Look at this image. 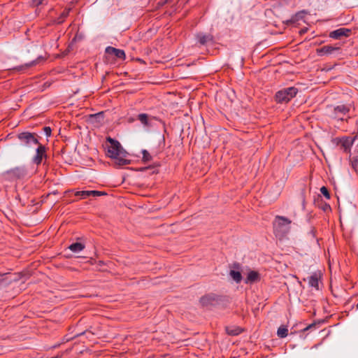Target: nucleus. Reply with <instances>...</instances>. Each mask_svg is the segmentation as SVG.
Returning a JSON list of instances; mask_svg holds the SVG:
<instances>
[{
    "instance_id": "nucleus-1",
    "label": "nucleus",
    "mask_w": 358,
    "mask_h": 358,
    "mask_svg": "<svg viewBox=\"0 0 358 358\" xmlns=\"http://www.w3.org/2000/svg\"><path fill=\"white\" fill-rule=\"evenodd\" d=\"M109 143L107 150V155L115 160V164L119 166L130 164V160L122 157V148L120 143L110 137L107 138Z\"/></svg>"
},
{
    "instance_id": "nucleus-2",
    "label": "nucleus",
    "mask_w": 358,
    "mask_h": 358,
    "mask_svg": "<svg viewBox=\"0 0 358 358\" xmlns=\"http://www.w3.org/2000/svg\"><path fill=\"white\" fill-rule=\"evenodd\" d=\"M292 220L285 216L276 215L273 222V234L279 239L284 238L291 230Z\"/></svg>"
},
{
    "instance_id": "nucleus-3",
    "label": "nucleus",
    "mask_w": 358,
    "mask_h": 358,
    "mask_svg": "<svg viewBox=\"0 0 358 358\" xmlns=\"http://www.w3.org/2000/svg\"><path fill=\"white\" fill-rule=\"evenodd\" d=\"M351 109V104L341 103L337 106H329L327 108V115L331 119L341 121H347L345 117Z\"/></svg>"
},
{
    "instance_id": "nucleus-4",
    "label": "nucleus",
    "mask_w": 358,
    "mask_h": 358,
    "mask_svg": "<svg viewBox=\"0 0 358 358\" xmlns=\"http://www.w3.org/2000/svg\"><path fill=\"white\" fill-rule=\"evenodd\" d=\"M17 138L20 144L26 148H31L39 144L38 135L36 133L23 131L17 134Z\"/></svg>"
},
{
    "instance_id": "nucleus-5",
    "label": "nucleus",
    "mask_w": 358,
    "mask_h": 358,
    "mask_svg": "<svg viewBox=\"0 0 358 358\" xmlns=\"http://www.w3.org/2000/svg\"><path fill=\"white\" fill-rule=\"evenodd\" d=\"M298 89L294 87L284 88L276 92L275 99L278 103H287L296 95Z\"/></svg>"
},
{
    "instance_id": "nucleus-6",
    "label": "nucleus",
    "mask_w": 358,
    "mask_h": 358,
    "mask_svg": "<svg viewBox=\"0 0 358 358\" xmlns=\"http://www.w3.org/2000/svg\"><path fill=\"white\" fill-rule=\"evenodd\" d=\"M26 175V170L22 166H16L10 170L5 171L3 173V176L5 179L8 180H14L20 179L24 177Z\"/></svg>"
},
{
    "instance_id": "nucleus-7",
    "label": "nucleus",
    "mask_w": 358,
    "mask_h": 358,
    "mask_svg": "<svg viewBox=\"0 0 358 358\" xmlns=\"http://www.w3.org/2000/svg\"><path fill=\"white\" fill-rule=\"evenodd\" d=\"M355 28L349 29L346 27H341L331 31L329 33V37L336 40L342 41L348 37L351 36L352 34H355Z\"/></svg>"
},
{
    "instance_id": "nucleus-8",
    "label": "nucleus",
    "mask_w": 358,
    "mask_h": 358,
    "mask_svg": "<svg viewBox=\"0 0 358 358\" xmlns=\"http://www.w3.org/2000/svg\"><path fill=\"white\" fill-rule=\"evenodd\" d=\"M355 138L350 136H343L341 138H335L333 139V143L338 146L345 152H349L351 147L353 145Z\"/></svg>"
},
{
    "instance_id": "nucleus-9",
    "label": "nucleus",
    "mask_w": 358,
    "mask_h": 358,
    "mask_svg": "<svg viewBox=\"0 0 358 358\" xmlns=\"http://www.w3.org/2000/svg\"><path fill=\"white\" fill-rule=\"evenodd\" d=\"M46 152V147L39 143V144L37 145L35 155L32 158V162L37 166L40 165L43 159H46L48 158Z\"/></svg>"
},
{
    "instance_id": "nucleus-10",
    "label": "nucleus",
    "mask_w": 358,
    "mask_h": 358,
    "mask_svg": "<svg viewBox=\"0 0 358 358\" xmlns=\"http://www.w3.org/2000/svg\"><path fill=\"white\" fill-rule=\"evenodd\" d=\"M322 278V273L320 271H315L310 276L308 277V285L315 288L316 290H319V285Z\"/></svg>"
},
{
    "instance_id": "nucleus-11",
    "label": "nucleus",
    "mask_w": 358,
    "mask_h": 358,
    "mask_svg": "<svg viewBox=\"0 0 358 358\" xmlns=\"http://www.w3.org/2000/svg\"><path fill=\"white\" fill-rule=\"evenodd\" d=\"M105 52L108 56H114L116 59L122 60L125 59V53L124 50L115 48L112 46H107Z\"/></svg>"
},
{
    "instance_id": "nucleus-12",
    "label": "nucleus",
    "mask_w": 358,
    "mask_h": 358,
    "mask_svg": "<svg viewBox=\"0 0 358 358\" xmlns=\"http://www.w3.org/2000/svg\"><path fill=\"white\" fill-rule=\"evenodd\" d=\"M106 194L104 192L96 190H83L78 191L75 193V196H80L81 199H86L89 196H100Z\"/></svg>"
},
{
    "instance_id": "nucleus-13",
    "label": "nucleus",
    "mask_w": 358,
    "mask_h": 358,
    "mask_svg": "<svg viewBox=\"0 0 358 358\" xmlns=\"http://www.w3.org/2000/svg\"><path fill=\"white\" fill-rule=\"evenodd\" d=\"M338 50V46H322L317 49V53L319 56H327L335 54Z\"/></svg>"
},
{
    "instance_id": "nucleus-14",
    "label": "nucleus",
    "mask_w": 358,
    "mask_h": 358,
    "mask_svg": "<svg viewBox=\"0 0 358 358\" xmlns=\"http://www.w3.org/2000/svg\"><path fill=\"white\" fill-rule=\"evenodd\" d=\"M307 14L306 10H301L297 12L295 15H294L289 20L286 21H283V24L285 25H291L296 23L299 20H302L305 15Z\"/></svg>"
},
{
    "instance_id": "nucleus-15",
    "label": "nucleus",
    "mask_w": 358,
    "mask_h": 358,
    "mask_svg": "<svg viewBox=\"0 0 358 358\" xmlns=\"http://www.w3.org/2000/svg\"><path fill=\"white\" fill-rule=\"evenodd\" d=\"M217 301V297L215 294H207L200 299V303L202 306H212Z\"/></svg>"
},
{
    "instance_id": "nucleus-16",
    "label": "nucleus",
    "mask_w": 358,
    "mask_h": 358,
    "mask_svg": "<svg viewBox=\"0 0 358 358\" xmlns=\"http://www.w3.org/2000/svg\"><path fill=\"white\" fill-rule=\"evenodd\" d=\"M259 279L260 278L259 273L255 271H251L248 273L245 283H253L259 280Z\"/></svg>"
},
{
    "instance_id": "nucleus-17",
    "label": "nucleus",
    "mask_w": 358,
    "mask_h": 358,
    "mask_svg": "<svg viewBox=\"0 0 358 358\" xmlns=\"http://www.w3.org/2000/svg\"><path fill=\"white\" fill-rule=\"evenodd\" d=\"M198 41L201 45L213 43V38L210 34H199Z\"/></svg>"
},
{
    "instance_id": "nucleus-18",
    "label": "nucleus",
    "mask_w": 358,
    "mask_h": 358,
    "mask_svg": "<svg viewBox=\"0 0 358 358\" xmlns=\"http://www.w3.org/2000/svg\"><path fill=\"white\" fill-rule=\"evenodd\" d=\"M71 10V8H65L61 13V15L57 19L54 20V23L58 24H62L65 20V19L69 16Z\"/></svg>"
},
{
    "instance_id": "nucleus-19",
    "label": "nucleus",
    "mask_w": 358,
    "mask_h": 358,
    "mask_svg": "<svg viewBox=\"0 0 358 358\" xmlns=\"http://www.w3.org/2000/svg\"><path fill=\"white\" fill-rule=\"evenodd\" d=\"M69 248L73 252H79L85 248V245L80 243H74L70 245Z\"/></svg>"
},
{
    "instance_id": "nucleus-20",
    "label": "nucleus",
    "mask_w": 358,
    "mask_h": 358,
    "mask_svg": "<svg viewBox=\"0 0 358 358\" xmlns=\"http://www.w3.org/2000/svg\"><path fill=\"white\" fill-rule=\"evenodd\" d=\"M229 275L236 283H239L241 282L242 275L239 271L231 270L229 273Z\"/></svg>"
},
{
    "instance_id": "nucleus-21",
    "label": "nucleus",
    "mask_w": 358,
    "mask_h": 358,
    "mask_svg": "<svg viewBox=\"0 0 358 358\" xmlns=\"http://www.w3.org/2000/svg\"><path fill=\"white\" fill-rule=\"evenodd\" d=\"M288 334V329L285 326H281L277 331V335L280 338H285Z\"/></svg>"
},
{
    "instance_id": "nucleus-22",
    "label": "nucleus",
    "mask_w": 358,
    "mask_h": 358,
    "mask_svg": "<svg viewBox=\"0 0 358 358\" xmlns=\"http://www.w3.org/2000/svg\"><path fill=\"white\" fill-rule=\"evenodd\" d=\"M137 119L145 126H148V115L145 113H141L138 115Z\"/></svg>"
},
{
    "instance_id": "nucleus-23",
    "label": "nucleus",
    "mask_w": 358,
    "mask_h": 358,
    "mask_svg": "<svg viewBox=\"0 0 358 358\" xmlns=\"http://www.w3.org/2000/svg\"><path fill=\"white\" fill-rule=\"evenodd\" d=\"M142 155H143V161L144 162H148L152 160V156L148 152V151H147L146 150H142Z\"/></svg>"
},
{
    "instance_id": "nucleus-24",
    "label": "nucleus",
    "mask_w": 358,
    "mask_h": 358,
    "mask_svg": "<svg viewBox=\"0 0 358 358\" xmlns=\"http://www.w3.org/2000/svg\"><path fill=\"white\" fill-rule=\"evenodd\" d=\"M321 193L325 196L326 199H330V194L329 192L328 189L323 186L320 188Z\"/></svg>"
},
{
    "instance_id": "nucleus-25",
    "label": "nucleus",
    "mask_w": 358,
    "mask_h": 358,
    "mask_svg": "<svg viewBox=\"0 0 358 358\" xmlns=\"http://www.w3.org/2000/svg\"><path fill=\"white\" fill-rule=\"evenodd\" d=\"M7 275H8V273L0 274V285H3L4 281H6V284L10 282V281H11L10 280H6Z\"/></svg>"
},
{
    "instance_id": "nucleus-26",
    "label": "nucleus",
    "mask_w": 358,
    "mask_h": 358,
    "mask_svg": "<svg viewBox=\"0 0 358 358\" xmlns=\"http://www.w3.org/2000/svg\"><path fill=\"white\" fill-rule=\"evenodd\" d=\"M352 166L355 171L358 173V159L353 157L352 159Z\"/></svg>"
},
{
    "instance_id": "nucleus-27",
    "label": "nucleus",
    "mask_w": 358,
    "mask_h": 358,
    "mask_svg": "<svg viewBox=\"0 0 358 358\" xmlns=\"http://www.w3.org/2000/svg\"><path fill=\"white\" fill-rule=\"evenodd\" d=\"M227 333L229 335H238L240 334L241 331L238 329H236L235 330H229V329H227Z\"/></svg>"
},
{
    "instance_id": "nucleus-28",
    "label": "nucleus",
    "mask_w": 358,
    "mask_h": 358,
    "mask_svg": "<svg viewBox=\"0 0 358 358\" xmlns=\"http://www.w3.org/2000/svg\"><path fill=\"white\" fill-rule=\"evenodd\" d=\"M301 201H302V204L303 206H305V202H306V192H305V189H303L301 190Z\"/></svg>"
},
{
    "instance_id": "nucleus-29",
    "label": "nucleus",
    "mask_w": 358,
    "mask_h": 358,
    "mask_svg": "<svg viewBox=\"0 0 358 358\" xmlns=\"http://www.w3.org/2000/svg\"><path fill=\"white\" fill-rule=\"evenodd\" d=\"M43 131H44L45 134L46 135V136H48V137L50 136L52 130L50 127H45L43 128Z\"/></svg>"
},
{
    "instance_id": "nucleus-30",
    "label": "nucleus",
    "mask_w": 358,
    "mask_h": 358,
    "mask_svg": "<svg viewBox=\"0 0 358 358\" xmlns=\"http://www.w3.org/2000/svg\"><path fill=\"white\" fill-rule=\"evenodd\" d=\"M43 0H32V4L35 6H38L42 4Z\"/></svg>"
},
{
    "instance_id": "nucleus-31",
    "label": "nucleus",
    "mask_w": 358,
    "mask_h": 358,
    "mask_svg": "<svg viewBox=\"0 0 358 358\" xmlns=\"http://www.w3.org/2000/svg\"><path fill=\"white\" fill-rule=\"evenodd\" d=\"M69 48H70V46H68V48L62 52V54L61 55H58V57H63L66 56L70 52Z\"/></svg>"
},
{
    "instance_id": "nucleus-32",
    "label": "nucleus",
    "mask_w": 358,
    "mask_h": 358,
    "mask_svg": "<svg viewBox=\"0 0 358 358\" xmlns=\"http://www.w3.org/2000/svg\"><path fill=\"white\" fill-rule=\"evenodd\" d=\"M36 64V62L35 61H34V62H31V63H29V64H27L25 65V66H26V68H28V67H29V66H32V65H34V64Z\"/></svg>"
},
{
    "instance_id": "nucleus-33",
    "label": "nucleus",
    "mask_w": 358,
    "mask_h": 358,
    "mask_svg": "<svg viewBox=\"0 0 358 358\" xmlns=\"http://www.w3.org/2000/svg\"><path fill=\"white\" fill-rule=\"evenodd\" d=\"M313 326V324H310L309 326H308L306 328L304 329V331H306L308 329H309L310 328H311Z\"/></svg>"
},
{
    "instance_id": "nucleus-34",
    "label": "nucleus",
    "mask_w": 358,
    "mask_h": 358,
    "mask_svg": "<svg viewBox=\"0 0 358 358\" xmlns=\"http://www.w3.org/2000/svg\"><path fill=\"white\" fill-rule=\"evenodd\" d=\"M22 69H23L22 66L17 68L18 70H22Z\"/></svg>"
},
{
    "instance_id": "nucleus-35",
    "label": "nucleus",
    "mask_w": 358,
    "mask_h": 358,
    "mask_svg": "<svg viewBox=\"0 0 358 358\" xmlns=\"http://www.w3.org/2000/svg\"><path fill=\"white\" fill-rule=\"evenodd\" d=\"M306 31L302 29L301 31H300V34H302V33H304Z\"/></svg>"
},
{
    "instance_id": "nucleus-36",
    "label": "nucleus",
    "mask_w": 358,
    "mask_h": 358,
    "mask_svg": "<svg viewBox=\"0 0 358 358\" xmlns=\"http://www.w3.org/2000/svg\"><path fill=\"white\" fill-rule=\"evenodd\" d=\"M357 308H358V303L357 304Z\"/></svg>"
}]
</instances>
